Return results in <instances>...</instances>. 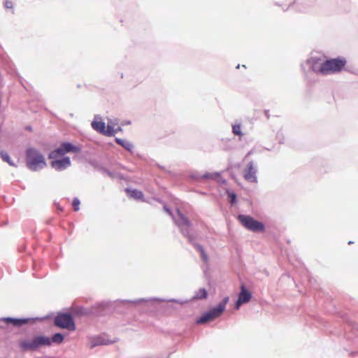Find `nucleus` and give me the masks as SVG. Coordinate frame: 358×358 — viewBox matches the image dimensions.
<instances>
[{"mask_svg": "<svg viewBox=\"0 0 358 358\" xmlns=\"http://www.w3.org/2000/svg\"><path fill=\"white\" fill-rule=\"evenodd\" d=\"M80 149L70 143H62L56 150L52 151L49 155V158L53 159L51 162V166L57 171H62L71 165L69 157H63L57 159L59 156H63L67 152H78Z\"/></svg>", "mask_w": 358, "mask_h": 358, "instance_id": "nucleus-1", "label": "nucleus"}, {"mask_svg": "<svg viewBox=\"0 0 358 358\" xmlns=\"http://www.w3.org/2000/svg\"><path fill=\"white\" fill-rule=\"evenodd\" d=\"M346 64L347 61L344 57L330 59L322 63L317 71L323 75L337 73L344 69Z\"/></svg>", "mask_w": 358, "mask_h": 358, "instance_id": "nucleus-2", "label": "nucleus"}, {"mask_svg": "<svg viewBox=\"0 0 358 358\" xmlns=\"http://www.w3.org/2000/svg\"><path fill=\"white\" fill-rule=\"evenodd\" d=\"M50 345L49 337L38 336L32 339H22L19 341V346L22 351H35L41 346Z\"/></svg>", "mask_w": 358, "mask_h": 358, "instance_id": "nucleus-3", "label": "nucleus"}, {"mask_svg": "<svg viewBox=\"0 0 358 358\" xmlns=\"http://www.w3.org/2000/svg\"><path fill=\"white\" fill-rule=\"evenodd\" d=\"M26 163L27 167L34 171L45 166L44 157L36 149L28 148L26 151Z\"/></svg>", "mask_w": 358, "mask_h": 358, "instance_id": "nucleus-4", "label": "nucleus"}, {"mask_svg": "<svg viewBox=\"0 0 358 358\" xmlns=\"http://www.w3.org/2000/svg\"><path fill=\"white\" fill-rule=\"evenodd\" d=\"M229 301V298L224 299L222 302L219 303L217 307L210 309L208 312L205 313L198 320L197 323L203 324L215 320L218 317L224 310L226 304Z\"/></svg>", "mask_w": 358, "mask_h": 358, "instance_id": "nucleus-5", "label": "nucleus"}, {"mask_svg": "<svg viewBox=\"0 0 358 358\" xmlns=\"http://www.w3.org/2000/svg\"><path fill=\"white\" fill-rule=\"evenodd\" d=\"M229 301V298L224 299L222 302L219 303L217 307L210 309L208 312L205 313L198 320L197 323L203 324L215 320L218 317L224 310L226 304Z\"/></svg>", "mask_w": 358, "mask_h": 358, "instance_id": "nucleus-6", "label": "nucleus"}, {"mask_svg": "<svg viewBox=\"0 0 358 358\" xmlns=\"http://www.w3.org/2000/svg\"><path fill=\"white\" fill-rule=\"evenodd\" d=\"M229 301V298L224 299L222 302L219 303L217 307L210 309L208 312L205 313L198 320L197 323L203 324L215 320L218 317L224 310L226 304Z\"/></svg>", "mask_w": 358, "mask_h": 358, "instance_id": "nucleus-7", "label": "nucleus"}, {"mask_svg": "<svg viewBox=\"0 0 358 358\" xmlns=\"http://www.w3.org/2000/svg\"><path fill=\"white\" fill-rule=\"evenodd\" d=\"M238 220L240 221L241 224L244 226L247 229L253 232H260L264 231V224L255 220L250 215H240L238 217Z\"/></svg>", "mask_w": 358, "mask_h": 358, "instance_id": "nucleus-8", "label": "nucleus"}, {"mask_svg": "<svg viewBox=\"0 0 358 358\" xmlns=\"http://www.w3.org/2000/svg\"><path fill=\"white\" fill-rule=\"evenodd\" d=\"M55 324L57 327L66 329L69 331H75L76 325L71 315L63 313L58 315L55 319Z\"/></svg>", "mask_w": 358, "mask_h": 358, "instance_id": "nucleus-9", "label": "nucleus"}, {"mask_svg": "<svg viewBox=\"0 0 358 358\" xmlns=\"http://www.w3.org/2000/svg\"><path fill=\"white\" fill-rule=\"evenodd\" d=\"M257 169L254 162L250 161L243 170V176L244 179L251 183L257 182Z\"/></svg>", "mask_w": 358, "mask_h": 358, "instance_id": "nucleus-10", "label": "nucleus"}, {"mask_svg": "<svg viewBox=\"0 0 358 358\" xmlns=\"http://www.w3.org/2000/svg\"><path fill=\"white\" fill-rule=\"evenodd\" d=\"M252 296L249 291H248L245 286L243 285L241 287V292L238 296V299L236 301V308H239V307L243 304L250 301Z\"/></svg>", "mask_w": 358, "mask_h": 358, "instance_id": "nucleus-11", "label": "nucleus"}, {"mask_svg": "<svg viewBox=\"0 0 358 358\" xmlns=\"http://www.w3.org/2000/svg\"><path fill=\"white\" fill-rule=\"evenodd\" d=\"M121 131V128L119 126L117 120H110L108 122V125L106 127V136H113L117 132Z\"/></svg>", "mask_w": 358, "mask_h": 358, "instance_id": "nucleus-12", "label": "nucleus"}, {"mask_svg": "<svg viewBox=\"0 0 358 358\" xmlns=\"http://www.w3.org/2000/svg\"><path fill=\"white\" fill-rule=\"evenodd\" d=\"M91 125L95 131L106 136V127L104 122L94 120Z\"/></svg>", "mask_w": 358, "mask_h": 358, "instance_id": "nucleus-13", "label": "nucleus"}, {"mask_svg": "<svg viewBox=\"0 0 358 358\" xmlns=\"http://www.w3.org/2000/svg\"><path fill=\"white\" fill-rule=\"evenodd\" d=\"M125 191L130 197L136 200H143V194L141 191L129 189H126Z\"/></svg>", "mask_w": 358, "mask_h": 358, "instance_id": "nucleus-14", "label": "nucleus"}, {"mask_svg": "<svg viewBox=\"0 0 358 358\" xmlns=\"http://www.w3.org/2000/svg\"><path fill=\"white\" fill-rule=\"evenodd\" d=\"M4 321L6 323L12 324L14 326L20 327L22 324H27L28 322L27 319H14V318H4Z\"/></svg>", "mask_w": 358, "mask_h": 358, "instance_id": "nucleus-15", "label": "nucleus"}, {"mask_svg": "<svg viewBox=\"0 0 358 358\" xmlns=\"http://www.w3.org/2000/svg\"><path fill=\"white\" fill-rule=\"evenodd\" d=\"M178 213L179 217L178 220H177L178 225L182 228L185 227L188 228L190 225L189 220L183 215H182L180 212L178 211Z\"/></svg>", "mask_w": 358, "mask_h": 358, "instance_id": "nucleus-16", "label": "nucleus"}, {"mask_svg": "<svg viewBox=\"0 0 358 358\" xmlns=\"http://www.w3.org/2000/svg\"><path fill=\"white\" fill-rule=\"evenodd\" d=\"M115 141L117 142V144L122 145L129 152L132 151L133 145L130 142L120 138H116Z\"/></svg>", "mask_w": 358, "mask_h": 358, "instance_id": "nucleus-17", "label": "nucleus"}, {"mask_svg": "<svg viewBox=\"0 0 358 358\" xmlns=\"http://www.w3.org/2000/svg\"><path fill=\"white\" fill-rule=\"evenodd\" d=\"M50 343L52 342V343H55L57 344H60L64 341V336L59 333H57L53 335L52 338H50Z\"/></svg>", "mask_w": 358, "mask_h": 358, "instance_id": "nucleus-18", "label": "nucleus"}, {"mask_svg": "<svg viewBox=\"0 0 358 358\" xmlns=\"http://www.w3.org/2000/svg\"><path fill=\"white\" fill-rule=\"evenodd\" d=\"M0 157H1V159L7 162L9 165L12 166H15V164L13 163V162L10 159L9 155H8V153L5 152H0Z\"/></svg>", "mask_w": 358, "mask_h": 358, "instance_id": "nucleus-19", "label": "nucleus"}, {"mask_svg": "<svg viewBox=\"0 0 358 358\" xmlns=\"http://www.w3.org/2000/svg\"><path fill=\"white\" fill-rule=\"evenodd\" d=\"M208 296L207 292L205 289H200L195 294V298L198 299H206Z\"/></svg>", "mask_w": 358, "mask_h": 358, "instance_id": "nucleus-20", "label": "nucleus"}, {"mask_svg": "<svg viewBox=\"0 0 358 358\" xmlns=\"http://www.w3.org/2000/svg\"><path fill=\"white\" fill-rule=\"evenodd\" d=\"M196 249L201 252V257L203 259V260L205 262H208V256L206 255V253L205 252L202 246L199 245H196Z\"/></svg>", "mask_w": 358, "mask_h": 358, "instance_id": "nucleus-21", "label": "nucleus"}, {"mask_svg": "<svg viewBox=\"0 0 358 358\" xmlns=\"http://www.w3.org/2000/svg\"><path fill=\"white\" fill-rule=\"evenodd\" d=\"M233 133L235 135L241 136V128L240 124H236L233 126Z\"/></svg>", "mask_w": 358, "mask_h": 358, "instance_id": "nucleus-22", "label": "nucleus"}, {"mask_svg": "<svg viewBox=\"0 0 358 358\" xmlns=\"http://www.w3.org/2000/svg\"><path fill=\"white\" fill-rule=\"evenodd\" d=\"M72 205L74 210L78 211L79 210L80 201L78 199H74Z\"/></svg>", "mask_w": 358, "mask_h": 358, "instance_id": "nucleus-23", "label": "nucleus"}, {"mask_svg": "<svg viewBox=\"0 0 358 358\" xmlns=\"http://www.w3.org/2000/svg\"><path fill=\"white\" fill-rule=\"evenodd\" d=\"M4 6L6 8L8 9V8H12L13 6V3L10 0H6L4 1Z\"/></svg>", "mask_w": 358, "mask_h": 358, "instance_id": "nucleus-24", "label": "nucleus"}, {"mask_svg": "<svg viewBox=\"0 0 358 358\" xmlns=\"http://www.w3.org/2000/svg\"><path fill=\"white\" fill-rule=\"evenodd\" d=\"M229 196V197L231 199V200H230L231 203V204L235 203L236 201V194L232 192V193H230Z\"/></svg>", "mask_w": 358, "mask_h": 358, "instance_id": "nucleus-25", "label": "nucleus"}, {"mask_svg": "<svg viewBox=\"0 0 358 358\" xmlns=\"http://www.w3.org/2000/svg\"><path fill=\"white\" fill-rule=\"evenodd\" d=\"M111 343H113V341H108V340L107 341H104L103 340V342H101L99 343L101 344V345H108V344Z\"/></svg>", "mask_w": 358, "mask_h": 358, "instance_id": "nucleus-26", "label": "nucleus"}, {"mask_svg": "<svg viewBox=\"0 0 358 358\" xmlns=\"http://www.w3.org/2000/svg\"><path fill=\"white\" fill-rule=\"evenodd\" d=\"M164 210L169 213V214H171V211L169 210V209H168L167 208L164 207Z\"/></svg>", "mask_w": 358, "mask_h": 358, "instance_id": "nucleus-27", "label": "nucleus"}]
</instances>
